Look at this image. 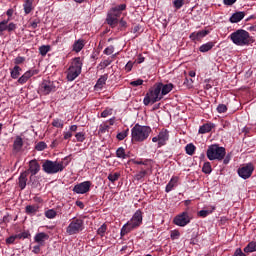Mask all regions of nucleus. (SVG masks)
Here are the masks:
<instances>
[{
  "label": "nucleus",
  "instance_id": "12",
  "mask_svg": "<svg viewBox=\"0 0 256 256\" xmlns=\"http://www.w3.org/2000/svg\"><path fill=\"white\" fill-rule=\"evenodd\" d=\"M253 171H255V167L248 163L238 169V175L241 179H249L253 175Z\"/></svg>",
  "mask_w": 256,
  "mask_h": 256
},
{
  "label": "nucleus",
  "instance_id": "55",
  "mask_svg": "<svg viewBox=\"0 0 256 256\" xmlns=\"http://www.w3.org/2000/svg\"><path fill=\"white\" fill-rule=\"evenodd\" d=\"M27 73H28V75H29L30 77H33V75H39V70H37V69L28 70Z\"/></svg>",
  "mask_w": 256,
  "mask_h": 256
},
{
  "label": "nucleus",
  "instance_id": "34",
  "mask_svg": "<svg viewBox=\"0 0 256 256\" xmlns=\"http://www.w3.org/2000/svg\"><path fill=\"white\" fill-rule=\"evenodd\" d=\"M202 171L206 175L211 174V171H213V169L211 168V163L210 162H205L203 167H202Z\"/></svg>",
  "mask_w": 256,
  "mask_h": 256
},
{
  "label": "nucleus",
  "instance_id": "50",
  "mask_svg": "<svg viewBox=\"0 0 256 256\" xmlns=\"http://www.w3.org/2000/svg\"><path fill=\"white\" fill-rule=\"evenodd\" d=\"M181 233L178 230H174L171 232L170 237L172 240L179 239Z\"/></svg>",
  "mask_w": 256,
  "mask_h": 256
},
{
  "label": "nucleus",
  "instance_id": "18",
  "mask_svg": "<svg viewBox=\"0 0 256 256\" xmlns=\"http://www.w3.org/2000/svg\"><path fill=\"white\" fill-rule=\"evenodd\" d=\"M158 87H160V93L162 95V97L164 95H167L168 93H171V91H173V84L169 83V84H163V83H159L157 84Z\"/></svg>",
  "mask_w": 256,
  "mask_h": 256
},
{
  "label": "nucleus",
  "instance_id": "46",
  "mask_svg": "<svg viewBox=\"0 0 256 256\" xmlns=\"http://www.w3.org/2000/svg\"><path fill=\"white\" fill-rule=\"evenodd\" d=\"M218 113H226L227 112V105L219 104L217 107Z\"/></svg>",
  "mask_w": 256,
  "mask_h": 256
},
{
  "label": "nucleus",
  "instance_id": "36",
  "mask_svg": "<svg viewBox=\"0 0 256 256\" xmlns=\"http://www.w3.org/2000/svg\"><path fill=\"white\" fill-rule=\"evenodd\" d=\"M195 149H196L195 145H193L191 143L186 145V147H185V151H186L187 155H194Z\"/></svg>",
  "mask_w": 256,
  "mask_h": 256
},
{
  "label": "nucleus",
  "instance_id": "15",
  "mask_svg": "<svg viewBox=\"0 0 256 256\" xmlns=\"http://www.w3.org/2000/svg\"><path fill=\"white\" fill-rule=\"evenodd\" d=\"M28 174H31V177L37 175V173H39L41 171V165L39 164V162L37 161V159H33L29 161L28 164Z\"/></svg>",
  "mask_w": 256,
  "mask_h": 256
},
{
  "label": "nucleus",
  "instance_id": "45",
  "mask_svg": "<svg viewBox=\"0 0 256 256\" xmlns=\"http://www.w3.org/2000/svg\"><path fill=\"white\" fill-rule=\"evenodd\" d=\"M7 23H9V20H3L0 22V33H3V31H7Z\"/></svg>",
  "mask_w": 256,
  "mask_h": 256
},
{
  "label": "nucleus",
  "instance_id": "22",
  "mask_svg": "<svg viewBox=\"0 0 256 256\" xmlns=\"http://www.w3.org/2000/svg\"><path fill=\"white\" fill-rule=\"evenodd\" d=\"M245 17V12H235L231 17H230V23H239V21H242Z\"/></svg>",
  "mask_w": 256,
  "mask_h": 256
},
{
  "label": "nucleus",
  "instance_id": "37",
  "mask_svg": "<svg viewBox=\"0 0 256 256\" xmlns=\"http://www.w3.org/2000/svg\"><path fill=\"white\" fill-rule=\"evenodd\" d=\"M213 211H215V207L212 210H200L198 212V216L199 217H207L208 215H211L213 213Z\"/></svg>",
  "mask_w": 256,
  "mask_h": 256
},
{
  "label": "nucleus",
  "instance_id": "17",
  "mask_svg": "<svg viewBox=\"0 0 256 256\" xmlns=\"http://www.w3.org/2000/svg\"><path fill=\"white\" fill-rule=\"evenodd\" d=\"M29 176V171H24L20 174L18 181H19V187L21 190L25 189L27 187V177Z\"/></svg>",
  "mask_w": 256,
  "mask_h": 256
},
{
  "label": "nucleus",
  "instance_id": "24",
  "mask_svg": "<svg viewBox=\"0 0 256 256\" xmlns=\"http://www.w3.org/2000/svg\"><path fill=\"white\" fill-rule=\"evenodd\" d=\"M83 47H85V41L79 39V40L74 42L73 51H75V53H79V52H81Z\"/></svg>",
  "mask_w": 256,
  "mask_h": 256
},
{
  "label": "nucleus",
  "instance_id": "16",
  "mask_svg": "<svg viewBox=\"0 0 256 256\" xmlns=\"http://www.w3.org/2000/svg\"><path fill=\"white\" fill-rule=\"evenodd\" d=\"M206 35H209V30H201L199 32H193L190 34V39L192 41H201L203 37H206Z\"/></svg>",
  "mask_w": 256,
  "mask_h": 256
},
{
  "label": "nucleus",
  "instance_id": "58",
  "mask_svg": "<svg viewBox=\"0 0 256 256\" xmlns=\"http://www.w3.org/2000/svg\"><path fill=\"white\" fill-rule=\"evenodd\" d=\"M131 69H133V62L129 61L125 66V70L129 72Z\"/></svg>",
  "mask_w": 256,
  "mask_h": 256
},
{
  "label": "nucleus",
  "instance_id": "2",
  "mask_svg": "<svg viewBox=\"0 0 256 256\" xmlns=\"http://www.w3.org/2000/svg\"><path fill=\"white\" fill-rule=\"evenodd\" d=\"M141 223H143V212H141V210H137L134 213L131 221H129L122 227L121 237H125V235H127V233H131L133 229H137V227H139Z\"/></svg>",
  "mask_w": 256,
  "mask_h": 256
},
{
  "label": "nucleus",
  "instance_id": "1",
  "mask_svg": "<svg viewBox=\"0 0 256 256\" xmlns=\"http://www.w3.org/2000/svg\"><path fill=\"white\" fill-rule=\"evenodd\" d=\"M152 131L153 130L149 126L135 124L134 127L131 129L132 141L143 143V141H147V139H149Z\"/></svg>",
  "mask_w": 256,
  "mask_h": 256
},
{
  "label": "nucleus",
  "instance_id": "61",
  "mask_svg": "<svg viewBox=\"0 0 256 256\" xmlns=\"http://www.w3.org/2000/svg\"><path fill=\"white\" fill-rule=\"evenodd\" d=\"M109 115H111V110H104L101 113V117L105 118V117H109Z\"/></svg>",
  "mask_w": 256,
  "mask_h": 256
},
{
  "label": "nucleus",
  "instance_id": "27",
  "mask_svg": "<svg viewBox=\"0 0 256 256\" xmlns=\"http://www.w3.org/2000/svg\"><path fill=\"white\" fill-rule=\"evenodd\" d=\"M177 181H179V178L177 177H173L169 183L166 185V193H169L170 191H173V187H175V185H177Z\"/></svg>",
  "mask_w": 256,
  "mask_h": 256
},
{
  "label": "nucleus",
  "instance_id": "53",
  "mask_svg": "<svg viewBox=\"0 0 256 256\" xmlns=\"http://www.w3.org/2000/svg\"><path fill=\"white\" fill-rule=\"evenodd\" d=\"M15 29H17V25H15V23H10L9 25H7L6 31L11 33V31H15Z\"/></svg>",
  "mask_w": 256,
  "mask_h": 256
},
{
  "label": "nucleus",
  "instance_id": "64",
  "mask_svg": "<svg viewBox=\"0 0 256 256\" xmlns=\"http://www.w3.org/2000/svg\"><path fill=\"white\" fill-rule=\"evenodd\" d=\"M73 137V133L71 132H64V139L67 140V139H71Z\"/></svg>",
  "mask_w": 256,
  "mask_h": 256
},
{
  "label": "nucleus",
  "instance_id": "23",
  "mask_svg": "<svg viewBox=\"0 0 256 256\" xmlns=\"http://www.w3.org/2000/svg\"><path fill=\"white\" fill-rule=\"evenodd\" d=\"M213 127H215V125H213L211 123H206V124L200 126L198 133H200L201 135H205V133H210V131L213 129Z\"/></svg>",
  "mask_w": 256,
  "mask_h": 256
},
{
  "label": "nucleus",
  "instance_id": "26",
  "mask_svg": "<svg viewBox=\"0 0 256 256\" xmlns=\"http://www.w3.org/2000/svg\"><path fill=\"white\" fill-rule=\"evenodd\" d=\"M107 79H109V75H108V74L102 75V76L98 79V81H97L95 87H97L98 89H102V88H103V85H105V83H107Z\"/></svg>",
  "mask_w": 256,
  "mask_h": 256
},
{
  "label": "nucleus",
  "instance_id": "21",
  "mask_svg": "<svg viewBox=\"0 0 256 256\" xmlns=\"http://www.w3.org/2000/svg\"><path fill=\"white\" fill-rule=\"evenodd\" d=\"M35 0H25L23 7H24V13L25 15H29V13H31V11H33V9H35V7H33V3Z\"/></svg>",
  "mask_w": 256,
  "mask_h": 256
},
{
  "label": "nucleus",
  "instance_id": "4",
  "mask_svg": "<svg viewBox=\"0 0 256 256\" xmlns=\"http://www.w3.org/2000/svg\"><path fill=\"white\" fill-rule=\"evenodd\" d=\"M226 151L224 147L217 144H213L208 147L206 155L209 161H223L225 159Z\"/></svg>",
  "mask_w": 256,
  "mask_h": 256
},
{
  "label": "nucleus",
  "instance_id": "39",
  "mask_svg": "<svg viewBox=\"0 0 256 256\" xmlns=\"http://www.w3.org/2000/svg\"><path fill=\"white\" fill-rule=\"evenodd\" d=\"M106 232H107V224H102L101 227H99L97 230V234L100 235V237H104Z\"/></svg>",
  "mask_w": 256,
  "mask_h": 256
},
{
  "label": "nucleus",
  "instance_id": "44",
  "mask_svg": "<svg viewBox=\"0 0 256 256\" xmlns=\"http://www.w3.org/2000/svg\"><path fill=\"white\" fill-rule=\"evenodd\" d=\"M75 137L79 143H83V141H85V133L83 132L76 133Z\"/></svg>",
  "mask_w": 256,
  "mask_h": 256
},
{
  "label": "nucleus",
  "instance_id": "3",
  "mask_svg": "<svg viewBox=\"0 0 256 256\" xmlns=\"http://www.w3.org/2000/svg\"><path fill=\"white\" fill-rule=\"evenodd\" d=\"M127 9V5L121 4L118 6H115L108 11L107 18H106V23L110 27H117V24L119 23V17H121L122 11H125Z\"/></svg>",
  "mask_w": 256,
  "mask_h": 256
},
{
  "label": "nucleus",
  "instance_id": "32",
  "mask_svg": "<svg viewBox=\"0 0 256 256\" xmlns=\"http://www.w3.org/2000/svg\"><path fill=\"white\" fill-rule=\"evenodd\" d=\"M49 51H51L50 45H43V46L39 47V53H40V55H42V57H45V55H47V53H49Z\"/></svg>",
  "mask_w": 256,
  "mask_h": 256
},
{
  "label": "nucleus",
  "instance_id": "25",
  "mask_svg": "<svg viewBox=\"0 0 256 256\" xmlns=\"http://www.w3.org/2000/svg\"><path fill=\"white\" fill-rule=\"evenodd\" d=\"M215 47L214 42H207L206 44H203L200 46L199 51L201 53H207V51H211Z\"/></svg>",
  "mask_w": 256,
  "mask_h": 256
},
{
  "label": "nucleus",
  "instance_id": "8",
  "mask_svg": "<svg viewBox=\"0 0 256 256\" xmlns=\"http://www.w3.org/2000/svg\"><path fill=\"white\" fill-rule=\"evenodd\" d=\"M230 39L234 45H249V32L240 29L230 35Z\"/></svg>",
  "mask_w": 256,
  "mask_h": 256
},
{
  "label": "nucleus",
  "instance_id": "20",
  "mask_svg": "<svg viewBox=\"0 0 256 256\" xmlns=\"http://www.w3.org/2000/svg\"><path fill=\"white\" fill-rule=\"evenodd\" d=\"M48 239H49V236L45 232H40L36 234L34 237V241L36 243H39V245H43Z\"/></svg>",
  "mask_w": 256,
  "mask_h": 256
},
{
  "label": "nucleus",
  "instance_id": "11",
  "mask_svg": "<svg viewBox=\"0 0 256 256\" xmlns=\"http://www.w3.org/2000/svg\"><path fill=\"white\" fill-rule=\"evenodd\" d=\"M169 141V130L162 129L156 137L152 138L153 143H158V147H163L167 145Z\"/></svg>",
  "mask_w": 256,
  "mask_h": 256
},
{
  "label": "nucleus",
  "instance_id": "51",
  "mask_svg": "<svg viewBox=\"0 0 256 256\" xmlns=\"http://www.w3.org/2000/svg\"><path fill=\"white\" fill-rule=\"evenodd\" d=\"M113 51H115V47L109 46L104 50L105 55H113Z\"/></svg>",
  "mask_w": 256,
  "mask_h": 256
},
{
  "label": "nucleus",
  "instance_id": "57",
  "mask_svg": "<svg viewBox=\"0 0 256 256\" xmlns=\"http://www.w3.org/2000/svg\"><path fill=\"white\" fill-rule=\"evenodd\" d=\"M109 129V125H100L99 133H105Z\"/></svg>",
  "mask_w": 256,
  "mask_h": 256
},
{
  "label": "nucleus",
  "instance_id": "38",
  "mask_svg": "<svg viewBox=\"0 0 256 256\" xmlns=\"http://www.w3.org/2000/svg\"><path fill=\"white\" fill-rule=\"evenodd\" d=\"M52 126L58 129H63V120L56 118L52 121Z\"/></svg>",
  "mask_w": 256,
  "mask_h": 256
},
{
  "label": "nucleus",
  "instance_id": "10",
  "mask_svg": "<svg viewBox=\"0 0 256 256\" xmlns=\"http://www.w3.org/2000/svg\"><path fill=\"white\" fill-rule=\"evenodd\" d=\"M173 223L178 227H185L189 225V223H191V216H189V212L185 211V212H182L181 214H178L173 219Z\"/></svg>",
  "mask_w": 256,
  "mask_h": 256
},
{
  "label": "nucleus",
  "instance_id": "42",
  "mask_svg": "<svg viewBox=\"0 0 256 256\" xmlns=\"http://www.w3.org/2000/svg\"><path fill=\"white\" fill-rule=\"evenodd\" d=\"M183 5H185V0H174L173 1V6L175 7V9H181V7H183Z\"/></svg>",
  "mask_w": 256,
  "mask_h": 256
},
{
  "label": "nucleus",
  "instance_id": "52",
  "mask_svg": "<svg viewBox=\"0 0 256 256\" xmlns=\"http://www.w3.org/2000/svg\"><path fill=\"white\" fill-rule=\"evenodd\" d=\"M41 23V20L40 19H36L32 22H30V27L32 29H37L38 25Z\"/></svg>",
  "mask_w": 256,
  "mask_h": 256
},
{
  "label": "nucleus",
  "instance_id": "49",
  "mask_svg": "<svg viewBox=\"0 0 256 256\" xmlns=\"http://www.w3.org/2000/svg\"><path fill=\"white\" fill-rule=\"evenodd\" d=\"M18 239H28L31 237V234L29 232H22L16 236Z\"/></svg>",
  "mask_w": 256,
  "mask_h": 256
},
{
  "label": "nucleus",
  "instance_id": "29",
  "mask_svg": "<svg viewBox=\"0 0 256 256\" xmlns=\"http://www.w3.org/2000/svg\"><path fill=\"white\" fill-rule=\"evenodd\" d=\"M11 78L12 79H19V75H21V67L19 66H14V68L10 72Z\"/></svg>",
  "mask_w": 256,
  "mask_h": 256
},
{
  "label": "nucleus",
  "instance_id": "33",
  "mask_svg": "<svg viewBox=\"0 0 256 256\" xmlns=\"http://www.w3.org/2000/svg\"><path fill=\"white\" fill-rule=\"evenodd\" d=\"M29 79H31V76L29 75L28 72H25L19 79H18V83L20 85H25V83H27V81H29Z\"/></svg>",
  "mask_w": 256,
  "mask_h": 256
},
{
  "label": "nucleus",
  "instance_id": "47",
  "mask_svg": "<svg viewBox=\"0 0 256 256\" xmlns=\"http://www.w3.org/2000/svg\"><path fill=\"white\" fill-rule=\"evenodd\" d=\"M15 65L19 66L21 63H25V57L18 56L14 59Z\"/></svg>",
  "mask_w": 256,
  "mask_h": 256
},
{
  "label": "nucleus",
  "instance_id": "9",
  "mask_svg": "<svg viewBox=\"0 0 256 256\" xmlns=\"http://www.w3.org/2000/svg\"><path fill=\"white\" fill-rule=\"evenodd\" d=\"M83 225V220L74 219L66 228V233L68 235H77V233H81V231H83Z\"/></svg>",
  "mask_w": 256,
  "mask_h": 256
},
{
  "label": "nucleus",
  "instance_id": "54",
  "mask_svg": "<svg viewBox=\"0 0 256 256\" xmlns=\"http://www.w3.org/2000/svg\"><path fill=\"white\" fill-rule=\"evenodd\" d=\"M233 256H247L245 255V253H243V251L241 250V248L236 249V251L234 252Z\"/></svg>",
  "mask_w": 256,
  "mask_h": 256
},
{
  "label": "nucleus",
  "instance_id": "59",
  "mask_svg": "<svg viewBox=\"0 0 256 256\" xmlns=\"http://www.w3.org/2000/svg\"><path fill=\"white\" fill-rule=\"evenodd\" d=\"M16 238H17V236H10L9 238L6 239V243H8L9 245L11 243H15Z\"/></svg>",
  "mask_w": 256,
  "mask_h": 256
},
{
  "label": "nucleus",
  "instance_id": "7",
  "mask_svg": "<svg viewBox=\"0 0 256 256\" xmlns=\"http://www.w3.org/2000/svg\"><path fill=\"white\" fill-rule=\"evenodd\" d=\"M42 169L48 175H55V173H61L65 169V166H63V162L46 160L42 164Z\"/></svg>",
  "mask_w": 256,
  "mask_h": 256
},
{
  "label": "nucleus",
  "instance_id": "62",
  "mask_svg": "<svg viewBox=\"0 0 256 256\" xmlns=\"http://www.w3.org/2000/svg\"><path fill=\"white\" fill-rule=\"evenodd\" d=\"M234 3H237V0H224V5H234Z\"/></svg>",
  "mask_w": 256,
  "mask_h": 256
},
{
  "label": "nucleus",
  "instance_id": "13",
  "mask_svg": "<svg viewBox=\"0 0 256 256\" xmlns=\"http://www.w3.org/2000/svg\"><path fill=\"white\" fill-rule=\"evenodd\" d=\"M55 89V83L51 80H43L39 87V91L42 95H49V93H53Z\"/></svg>",
  "mask_w": 256,
  "mask_h": 256
},
{
  "label": "nucleus",
  "instance_id": "31",
  "mask_svg": "<svg viewBox=\"0 0 256 256\" xmlns=\"http://www.w3.org/2000/svg\"><path fill=\"white\" fill-rule=\"evenodd\" d=\"M116 157H118V159H127V154H125V148L124 147H119L116 150Z\"/></svg>",
  "mask_w": 256,
  "mask_h": 256
},
{
  "label": "nucleus",
  "instance_id": "63",
  "mask_svg": "<svg viewBox=\"0 0 256 256\" xmlns=\"http://www.w3.org/2000/svg\"><path fill=\"white\" fill-rule=\"evenodd\" d=\"M146 175H147V171L143 170L139 172V174L137 175V178L143 179V177H145Z\"/></svg>",
  "mask_w": 256,
  "mask_h": 256
},
{
  "label": "nucleus",
  "instance_id": "30",
  "mask_svg": "<svg viewBox=\"0 0 256 256\" xmlns=\"http://www.w3.org/2000/svg\"><path fill=\"white\" fill-rule=\"evenodd\" d=\"M256 251V242H250L245 248L244 253H255Z\"/></svg>",
  "mask_w": 256,
  "mask_h": 256
},
{
  "label": "nucleus",
  "instance_id": "43",
  "mask_svg": "<svg viewBox=\"0 0 256 256\" xmlns=\"http://www.w3.org/2000/svg\"><path fill=\"white\" fill-rule=\"evenodd\" d=\"M36 151H45V149H47V144L45 142H39L36 146H35Z\"/></svg>",
  "mask_w": 256,
  "mask_h": 256
},
{
  "label": "nucleus",
  "instance_id": "35",
  "mask_svg": "<svg viewBox=\"0 0 256 256\" xmlns=\"http://www.w3.org/2000/svg\"><path fill=\"white\" fill-rule=\"evenodd\" d=\"M45 217H47V219H55L57 217V211L49 209L45 212Z\"/></svg>",
  "mask_w": 256,
  "mask_h": 256
},
{
  "label": "nucleus",
  "instance_id": "60",
  "mask_svg": "<svg viewBox=\"0 0 256 256\" xmlns=\"http://www.w3.org/2000/svg\"><path fill=\"white\" fill-rule=\"evenodd\" d=\"M32 251L36 255L39 254L41 252V246H39V245L34 246Z\"/></svg>",
  "mask_w": 256,
  "mask_h": 256
},
{
  "label": "nucleus",
  "instance_id": "14",
  "mask_svg": "<svg viewBox=\"0 0 256 256\" xmlns=\"http://www.w3.org/2000/svg\"><path fill=\"white\" fill-rule=\"evenodd\" d=\"M90 189L91 181H85L75 185L73 188V192L77 193L78 195H85V193H89Z\"/></svg>",
  "mask_w": 256,
  "mask_h": 256
},
{
  "label": "nucleus",
  "instance_id": "48",
  "mask_svg": "<svg viewBox=\"0 0 256 256\" xmlns=\"http://www.w3.org/2000/svg\"><path fill=\"white\" fill-rule=\"evenodd\" d=\"M130 85L132 87H139V86L143 85V79H137L135 81H132V82H130Z\"/></svg>",
  "mask_w": 256,
  "mask_h": 256
},
{
  "label": "nucleus",
  "instance_id": "56",
  "mask_svg": "<svg viewBox=\"0 0 256 256\" xmlns=\"http://www.w3.org/2000/svg\"><path fill=\"white\" fill-rule=\"evenodd\" d=\"M112 61L110 59L104 60L102 63H100L101 67H109L111 65Z\"/></svg>",
  "mask_w": 256,
  "mask_h": 256
},
{
  "label": "nucleus",
  "instance_id": "40",
  "mask_svg": "<svg viewBox=\"0 0 256 256\" xmlns=\"http://www.w3.org/2000/svg\"><path fill=\"white\" fill-rule=\"evenodd\" d=\"M119 177H121V174L116 172L114 174H109L108 180H110L111 183H115V181H119Z\"/></svg>",
  "mask_w": 256,
  "mask_h": 256
},
{
  "label": "nucleus",
  "instance_id": "5",
  "mask_svg": "<svg viewBox=\"0 0 256 256\" xmlns=\"http://www.w3.org/2000/svg\"><path fill=\"white\" fill-rule=\"evenodd\" d=\"M163 99V95L161 94V87L158 84L154 85L149 89L146 96L144 97V105L155 104L158 101Z\"/></svg>",
  "mask_w": 256,
  "mask_h": 256
},
{
  "label": "nucleus",
  "instance_id": "28",
  "mask_svg": "<svg viewBox=\"0 0 256 256\" xmlns=\"http://www.w3.org/2000/svg\"><path fill=\"white\" fill-rule=\"evenodd\" d=\"M25 211L27 215H35L37 211H39V206L38 205H28L25 208Z\"/></svg>",
  "mask_w": 256,
  "mask_h": 256
},
{
  "label": "nucleus",
  "instance_id": "41",
  "mask_svg": "<svg viewBox=\"0 0 256 256\" xmlns=\"http://www.w3.org/2000/svg\"><path fill=\"white\" fill-rule=\"evenodd\" d=\"M128 134H129V129H126L125 131L118 133L116 136V139H118V141H123V139H125Z\"/></svg>",
  "mask_w": 256,
  "mask_h": 256
},
{
  "label": "nucleus",
  "instance_id": "6",
  "mask_svg": "<svg viewBox=\"0 0 256 256\" xmlns=\"http://www.w3.org/2000/svg\"><path fill=\"white\" fill-rule=\"evenodd\" d=\"M81 69H83V62L81 61V58H74L71 66L67 71L68 81H75L78 75H81Z\"/></svg>",
  "mask_w": 256,
  "mask_h": 256
},
{
  "label": "nucleus",
  "instance_id": "19",
  "mask_svg": "<svg viewBox=\"0 0 256 256\" xmlns=\"http://www.w3.org/2000/svg\"><path fill=\"white\" fill-rule=\"evenodd\" d=\"M21 149H23V138H21V136H16L13 143V152L19 153Z\"/></svg>",
  "mask_w": 256,
  "mask_h": 256
}]
</instances>
